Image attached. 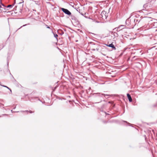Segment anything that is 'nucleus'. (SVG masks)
Wrapping results in <instances>:
<instances>
[{
  "label": "nucleus",
  "instance_id": "5",
  "mask_svg": "<svg viewBox=\"0 0 157 157\" xmlns=\"http://www.w3.org/2000/svg\"><path fill=\"white\" fill-rule=\"evenodd\" d=\"M112 35L114 36L113 39L114 40H117L118 37V34L116 32L113 33H112Z\"/></svg>",
  "mask_w": 157,
  "mask_h": 157
},
{
  "label": "nucleus",
  "instance_id": "9",
  "mask_svg": "<svg viewBox=\"0 0 157 157\" xmlns=\"http://www.w3.org/2000/svg\"><path fill=\"white\" fill-rule=\"evenodd\" d=\"M21 112H26L28 114V112H29L30 113H34V111H33L31 110L28 111V110H25V111H21Z\"/></svg>",
  "mask_w": 157,
  "mask_h": 157
},
{
  "label": "nucleus",
  "instance_id": "23",
  "mask_svg": "<svg viewBox=\"0 0 157 157\" xmlns=\"http://www.w3.org/2000/svg\"><path fill=\"white\" fill-rule=\"evenodd\" d=\"M7 65H8V62Z\"/></svg>",
  "mask_w": 157,
  "mask_h": 157
},
{
  "label": "nucleus",
  "instance_id": "3",
  "mask_svg": "<svg viewBox=\"0 0 157 157\" xmlns=\"http://www.w3.org/2000/svg\"><path fill=\"white\" fill-rule=\"evenodd\" d=\"M61 10L65 13L67 15H70L71 14V12L67 9L62 8Z\"/></svg>",
  "mask_w": 157,
  "mask_h": 157
},
{
  "label": "nucleus",
  "instance_id": "20",
  "mask_svg": "<svg viewBox=\"0 0 157 157\" xmlns=\"http://www.w3.org/2000/svg\"><path fill=\"white\" fill-rule=\"evenodd\" d=\"M124 122H126V123H128V124H129V123H127V122L126 121H124Z\"/></svg>",
  "mask_w": 157,
  "mask_h": 157
},
{
  "label": "nucleus",
  "instance_id": "6",
  "mask_svg": "<svg viewBox=\"0 0 157 157\" xmlns=\"http://www.w3.org/2000/svg\"><path fill=\"white\" fill-rule=\"evenodd\" d=\"M106 45L109 47L112 48L114 50H116V48L112 44H106Z\"/></svg>",
  "mask_w": 157,
  "mask_h": 157
},
{
  "label": "nucleus",
  "instance_id": "17",
  "mask_svg": "<svg viewBox=\"0 0 157 157\" xmlns=\"http://www.w3.org/2000/svg\"><path fill=\"white\" fill-rule=\"evenodd\" d=\"M26 25H26V24H25V25H23L22 26H21V27H20V28H19L18 29H18H19L20 28H21L22 27L25 26H26Z\"/></svg>",
  "mask_w": 157,
  "mask_h": 157
},
{
  "label": "nucleus",
  "instance_id": "4",
  "mask_svg": "<svg viewBox=\"0 0 157 157\" xmlns=\"http://www.w3.org/2000/svg\"><path fill=\"white\" fill-rule=\"evenodd\" d=\"M101 15L103 19H106L108 16L107 13L105 11H102L101 12Z\"/></svg>",
  "mask_w": 157,
  "mask_h": 157
},
{
  "label": "nucleus",
  "instance_id": "19",
  "mask_svg": "<svg viewBox=\"0 0 157 157\" xmlns=\"http://www.w3.org/2000/svg\"><path fill=\"white\" fill-rule=\"evenodd\" d=\"M46 26L47 28L50 29V27H49L48 26V25H46Z\"/></svg>",
  "mask_w": 157,
  "mask_h": 157
},
{
  "label": "nucleus",
  "instance_id": "15",
  "mask_svg": "<svg viewBox=\"0 0 157 157\" xmlns=\"http://www.w3.org/2000/svg\"><path fill=\"white\" fill-rule=\"evenodd\" d=\"M2 5L3 6L5 7L4 5L1 2V0H0V5Z\"/></svg>",
  "mask_w": 157,
  "mask_h": 157
},
{
  "label": "nucleus",
  "instance_id": "2",
  "mask_svg": "<svg viewBox=\"0 0 157 157\" xmlns=\"http://www.w3.org/2000/svg\"><path fill=\"white\" fill-rule=\"evenodd\" d=\"M94 94H96L97 95V96H99L101 97V96H104V97L106 98H108L109 96H111L112 95H109V94H102L101 93H95Z\"/></svg>",
  "mask_w": 157,
  "mask_h": 157
},
{
  "label": "nucleus",
  "instance_id": "10",
  "mask_svg": "<svg viewBox=\"0 0 157 157\" xmlns=\"http://www.w3.org/2000/svg\"><path fill=\"white\" fill-rule=\"evenodd\" d=\"M14 4H13L12 5H9L8 6H7L6 7L7 8H12L14 6Z\"/></svg>",
  "mask_w": 157,
  "mask_h": 157
},
{
  "label": "nucleus",
  "instance_id": "13",
  "mask_svg": "<svg viewBox=\"0 0 157 157\" xmlns=\"http://www.w3.org/2000/svg\"><path fill=\"white\" fill-rule=\"evenodd\" d=\"M2 86H3V87H5L6 88H7V89H9V90H10V91L11 92V89L9 88L8 87H7V86H4V85H2Z\"/></svg>",
  "mask_w": 157,
  "mask_h": 157
},
{
  "label": "nucleus",
  "instance_id": "18",
  "mask_svg": "<svg viewBox=\"0 0 157 157\" xmlns=\"http://www.w3.org/2000/svg\"><path fill=\"white\" fill-rule=\"evenodd\" d=\"M136 21V22L138 21V19H134V21L135 22Z\"/></svg>",
  "mask_w": 157,
  "mask_h": 157
},
{
  "label": "nucleus",
  "instance_id": "1",
  "mask_svg": "<svg viewBox=\"0 0 157 157\" xmlns=\"http://www.w3.org/2000/svg\"><path fill=\"white\" fill-rule=\"evenodd\" d=\"M151 6V5L150 3H149L145 4L143 6L144 9H143V10H147L150 9Z\"/></svg>",
  "mask_w": 157,
  "mask_h": 157
},
{
  "label": "nucleus",
  "instance_id": "21",
  "mask_svg": "<svg viewBox=\"0 0 157 157\" xmlns=\"http://www.w3.org/2000/svg\"><path fill=\"white\" fill-rule=\"evenodd\" d=\"M104 123H107V122H105H105H104Z\"/></svg>",
  "mask_w": 157,
  "mask_h": 157
},
{
  "label": "nucleus",
  "instance_id": "8",
  "mask_svg": "<svg viewBox=\"0 0 157 157\" xmlns=\"http://www.w3.org/2000/svg\"><path fill=\"white\" fill-rule=\"evenodd\" d=\"M125 27V25H120V26H119L118 28H117V29H120V30H121L123 29L124 27Z\"/></svg>",
  "mask_w": 157,
  "mask_h": 157
},
{
  "label": "nucleus",
  "instance_id": "14",
  "mask_svg": "<svg viewBox=\"0 0 157 157\" xmlns=\"http://www.w3.org/2000/svg\"><path fill=\"white\" fill-rule=\"evenodd\" d=\"M1 5H0V10H1L2 11V10H3V9H4V8H2V7Z\"/></svg>",
  "mask_w": 157,
  "mask_h": 157
},
{
  "label": "nucleus",
  "instance_id": "12",
  "mask_svg": "<svg viewBox=\"0 0 157 157\" xmlns=\"http://www.w3.org/2000/svg\"><path fill=\"white\" fill-rule=\"evenodd\" d=\"M52 33H53V35H54V36L55 37V38L57 40V37L58 36V35L57 34H56L54 33L53 32Z\"/></svg>",
  "mask_w": 157,
  "mask_h": 157
},
{
  "label": "nucleus",
  "instance_id": "22",
  "mask_svg": "<svg viewBox=\"0 0 157 157\" xmlns=\"http://www.w3.org/2000/svg\"><path fill=\"white\" fill-rule=\"evenodd\" d=\"M82 15H83V14H81Z\"/></svg>",
  "mask_w": 157,
  "mask_h": 157
},
{
  "label": "nucleus",
  "instance_id": "11",
  "mask_svg": "<svg viewBox=\"0 0 157 157\" xmlns=\"http://www.w3.org/2000/svg\"><path fill=\"white\" fill-rule=\"evenodd\" d=\"M5 45H3V44H0V50H1L4 47Z\"/></svg>",
  "mask_w": 157,
  "mask_h": 157
},
{
  "label": "nucleus",
  "instance_id": "7",
  "mask_svg": "<svg viewBox=\"0 0 157 157\" xmlns=\"http://www.w3.org/2000/svg\"><path fill=\"white\" fill-rule=\"evenodd\" d=\"M127 97L129 101L130 102H131L132 101V99L131 98V97L130 94H127Z\"/></svg>",
  "mask_w": 157,
  "mask_h": 157
},
{
  "label": "nucleus",
  "instance_id": "16",
  "mask_svg": "<svg viewBox=\"0 0 157 157\" xmlns=\"http://www.w3.org/2000/svg\"><path fill=\"white\" fill-rule=\"evenodd\" d=\"M57 86H58V85H57L54 87V89H53V91H54L56 90V88L57 87Z\"/></svg>",
  "mask_w": 157,
  "mask_h": 157
}]
</instances>
